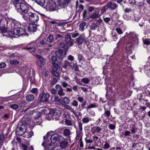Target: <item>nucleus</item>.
Wrapping results in <instances>:
<instances>
[{
  "instance_id": "1",
  "label": "nucleus",
  "mask_w": 150,
  "mask_h": 150,
  "mask_svg": "<svg viewBox=\"0 0 150 150\" xmlns=\"http://www.w3.org/2000/svg\"><path fill=\"white\" fill-rule=\"evenodd\" d=\"M13 3L17 11L20 12L24 19L26 14L28 15L30 12L27 5L21 2L20 0H14Z\"/></svg>"
},
{
  "instance_id": "2",
  "label": "nucleus",
  "mask_w": 150,
  "mask_h": 150,
  "mask_svg": "<svg viewBox=\"0 0 150 150\" xmlns=\"http://www.w3.org/2000/svg\"><path fill=\"white\" fill-rule=\"evenodd\" d=\"M48 133H47L46 136L43 137L44 141L42 143V145L45 148L46 147H47V150H60V149L58 148V146H54V145L51 144V143H48V142H49V140L47 141V139L48 137Z\"/></svg>"
},
{
  "instance_id": "3",
  "label": "nucleus",
  "mask_w": 150,
  "mask_h": 150,
  "mask_svg": "<svg viewBox=\"0 0 150 150\" xmlns=\"http://www.w3.org/2000/svg\"><path fill=\"white\" fill-rule=\"evenodd\" d=\"M28 19L31 22L35 23L38 21L39 18L37 14L30 11L29 13H28V14H26L24 18L25 20Z\"/></svg>"
},
{
  "instance_id": "4",
  "label": "nucleus",
  "mask_w": 150,
  "mask_h": 150,
  "mask_svg": "<svg viewBox=\"0 0 150 150\" xmlns=\"http://www.w3.org/2000/svg\"><path fill=\"white\" fill-rule=\"evenodd\" d=\"M50 114L52 116V120L58 119L59 117L61 115L62 112L61 111L55 108L51 109L50 110Z\"/></svg>"
},
{
  "instance_id": "5",
  "label": "nucleus",
  "mask_w": 150,
  "mask_h": 150,
  "mask_svg": "<svg viewBox=\"0 0 150 150\" xmlns=\"http://www.w3.org/2000/svg\"><path fill=\"white\" fill-rule=\"evenodd\" d=\"M46 9L50 11H53L57 10L56 3L52 0H49L46 5Z\"/></svg>"
},
{
  "instance_id": "6",
  "label": "nucleus",
  "mask_w": 150,
  "mask_h": 150,
  "mask_svg": "<svg viewBox=\"0 0 150 150\" xmlns=\"http://www.w3.org/2000/svg\"><path fill=\"white\" fill-rule=\"evenodd\" d=\"M50 94L48 93L45 94L44 91H43L40 93L39 97L38 99L41 103H45L47 102L49 100Z\"/></svg>"
},
{
  "instance_id": "7",
  "label": "nucleus",
  "mask_w": 150,
  "mask_h": 150,
  "mask_svg": "<svg viewBox=\"0 0 150 150\" xmlns=\"http://www.w3.org/2000/svg\"><path fill=\"white\" fill-rule=\"evenodd\" d=\"M18 23H16L14 24V28L13 32V34H15L18 36L23 35L25 34V31L24 29L21 27H17L16 24Z\"/></svg>"
},
{
  "instance_id": "8",
  "label": "nucleus",
  "mask_w": 150,
  "mask_h": 150,
  "mask_svg": "<svg viewBox=\"0 0 150 150\" xmlns=\"http://www.w3.org/2000/svg\"><path fill=\"white\" fill-rule=\"evenodd\" d=\"M26 129V127L24 125H21L19 124L16 129V133L18 136H22L25 132Z\"/></svg>"
},
{
  "instance_id": "9",
  "label": "nucleus",
  "mask_w": 150,
  "mask_h": 150,
  "mask_svg": "<svg viewBox=\"0 0 150 150\" xmlns=\"http://www.w3.org/2000/svg\"><path fill=\"white\" fill-rule=\"evenodd\" d=\"M137 40V38L136 36H130L128 38V41L127 42V47L128 48H131L134 43V42Z\"/></svg>"
},
{
  "instance_id": "10",
  "label": "nucleus",
  "mask_w": 150,
  "mask_h": 150,
  "mask_svg": "<svg viewBox=\"0 0 150 150\" xmlns=\"http://www.w3.org/2000/svg\"><path fill=\"white\" fill-rule=\"evenodd\" d=\"M65 41L66 45L69 47L72 46L74 44V40L71 38V35L69 34H67L65 36Z\"/></svg>"
},
{
  "instance_id": "11",
  "label": "nucleus",
  "mask_w": 150,
  "mask_h": 150,
  "mask_svg": "<svg viewBox=\"0 0 150 150\" xmlns=\"http://www.w3.org/2000/svg\"><path fill=\"white\" fill-rule=\"evenodd\" d=\"M71 0H57V2L59 6L65 8L68 5Z\"/></svg>"
},
{
  "instance_id": "12",
  "label": "nucleus",
  "mask_w": 150,
  "mask_h": 150,
  "mask_svg": "<svg viewBox=\"0 0 150 150\" xmlns=\"http://www.w3.org/2000/svg\"><path fill=\"white\" fill-rule=\"evenodd\" d=\"M62 137L58 133L54 134L51 136V141L52 143H54L59 139V137Z\"/></svg>"
},
{
  "instance_id": "13",
  "label": "nucleus",
  "mask_w": 150,
  "mask_h": 150,
  "mask_svg": "<svg viewBox=\"0 0 150 150\" xmlns=\"http://www.w3.org/2000/svg\"><path fill=\"white\" fill-rule=\"evenodd\" d=\"M64 51L62 50H59L58 51H57L55 53V55L60 60L63 59L64 58V56L65 55L64 54Z\"/></svg>"
},
{
  "instance_id": "14",
  "label": "nucleus",
  "mask_w": 150,
  "mask_h": 150,
  "mask_svg": "<svg viewBox=\"0 0 150 150\" xmlns=\"http://www.w3.org/2000/svg\"><path fill=\"white\" fill-rule=\"evenodd\" d=\"M76 41L79 45L82 44L83 42L86 43L87 42L86 37L83 34H81L80 36L77 38Z\"/></svg>"
},
{
  "instance_id": "15",
  "label": "nucleus",
  "mask_w": 150,
  "mask_h": 150,
  "mask_svg": "<svg viewBox=\"0 0 150 150\" xmlns=\"http://www.w3.org/2000/svg\"><path fill=\"white\" fill-rule=\"evenodd\" d=\"M59 146L62 149H66L69 145V143L67 139L63 140L59 143Z\"/></svg>"
},
{
  "instance_id": "16",
  "label": "nucleus",
  "mask_w": 150,
  "mask_h": 150,
  "mask_svg": "<svg viewBox=\"0 0 150 150\" xmlns=\"http://www.w3.org/2000/svg\"><path fill=\"white\" fill-rule=\"evenodd\" d=\"M55 88L58 93V94L60 96H63L65 93L63 92V89L61 85L59 84H57L55 86Z\"/></svg>"
},
{
  "instance_id": "17",
  "label": "nucleus",
  "mask_w": 150,
  "mask_h": 150,
  "mask_svg": "<svg viewBox=\"0 0 150 150\" xmlns=\"http://www.w3.org/2000/svg\"><path fill=\"white\" fill-rule=\"evenodd\" d=\"M107 6L111 10H114L118 7L117 5L115 3L110 1L107 4Z\"/></svg>"
},
{
  "instance_id": "18",
  "label": "nucleus",
  "mask_w": 150,
  "mask_h": 150,
  "mask_svg": "<svg viewBox=\"0 0 150 150\" xmlns=\"http://www.w3.org/2000/svg\"><path fill=\"white\" fill-rule=\"evenodd\" d=\"M22 122L19 123H21V125H24L25 126L26 125H28L31 123V120L30 118L24 117L22 119Z\"/></svg>"
},
{
  "instance_id": "19",
  "label": "nucleus",
  "mask_w": 150,
  "mask_h": 150,
  "mask_svg": "<svg viewBox=\"0 0 150 150\" xmlns=\"http://www.w3.org/2000/svg\"><path fill=\"white\" fill-rule=\"evenodd\" d=\"M36 56L38 58L39 62L38 65L41 68H42L43 65L46 62L45 59L39 55H37Z\"/></svg>"
},
{
  "instance_id": "20",
  "label": "nucleus",
  "mask_w": 150,
  "mask_h": 150,
  "mask_svg": "<svg viewBox=\"0 0 150 150\" xmlns=\"http://www.w3.org/2000/svg\"><path fill=\"white\" fill-rule=\"evenodd\" d=\"M36 45L33 42H31L27 45V46L24 48L26 50H29L32 49L35 50Z\"/></svg>"
},
{
  "instance_id": "21",
  "label": "nucleus",
  "mask_w": 150,
  "mask_h": 150,
  "mask_svg": "<svg viewBox=\"0 0 150 150\" xmlns=\"http://www.w3.org/2000/svg\"><path fill=\"white\" fill-rule=\"evenodd\" d=\"M59 47L60 48H64V55H66V54L67 52L69 49V47H68V46L67 45H66L63 42H61L59 43Z\"/></svg>"
},
{
  "instance_id": "22",
  "label": "nucleus",
  "mask_w": 150,
  "mask_h": 150,
  "mask_svg": "<svg viewBox=\"0 0 150 150\" xmlns=\"http://www.w3.org/2000/svg\"><path fill=\"white\" fill-rule=\"evenodd\" d=\"M37 29V26L35 24H30L28 28V30L30 32H34Z\"/></svg>"
},
{
  "instance_id": "23",
  "label": "nucleus",
  "mask_w": 150,
  "mask_h": 150,
  "mask_svg": "<svg viewBox=\"0 0 150 150\" xmlns=\"http://www.w3.org/2000/svg\"><path fill=\"white\" fill-rule=\"evenodd\" d=\"M110 115V111L109 110H105L104 113L102 115V117L109 119L110 118V116H111Z\"/></svg>"
},
{
  "instance_id": "24",
  "label": "nucleus",
  "mask_w": 150,
  "mask_h": 150,
  "mask_svg": "<svg viewBox=\"0 0 150 150\" xmlns=\"http://www.w3.org/2000/svg\"><path fill=\"white\" fill-rule=\"evenodd\" d=\"M63 132L64 136L68 138L70 137L71 132L69 129L67 128L63 130Z\"/></svg>"
},
{
  "instance_id": "25",
  "label": "nucleus",
  "mask_w": 150,
  "mask_h": 150,
  "mask_svg": "<svg viewBox=\"0 0 150 150\" xmlns=\"http://www.w3.org/2000/svg\"><path fill=\"white\" fill-rule=\"evenodd\" d=\"M63 100H61L60 103L63 105L65 104H69L70 103V99L67 97H64L63 99Z\"/></svg>"
},
{
  "instance_id": "26",
  "label": "nucleus",
  "mask_w": 150,
  "mask_h": 150,
  "mask_svg": "<svg viewBox=\"0 0 150 150\" xmlns=\"http://www.w3.org/2000/svg\"><path fill=\"white\" fill-rule=\"evenodd\" d=\"M99 11H100L99 10H98L97 11L90 16V18L94 19L96 18H98L99 17Z\"/></svg>"
},
{
  "instance_id": "27",
  "label": "nucleus",
  "mask_w": 150,
  "mask_h": 150,
  "mask_svg": "<svg viewBox=\"0 0 150 150\" xmlns=\"http://www.w3.org/2000/svg\"><path fill=\"white\" fill-rule=\"evenodd\" d=\"M34 98V95L32 94H30L26 96V100L28 102H30L33 100Z\"/></svg>"
},
{
  "instance_id": "28",
  "label": "nucleus",
  "mask_w": 150,
  "mask_h": 150,
  "mask_svg": "<svg viewBox=\"0 0 150 150\" xmlns=\"http://www.w3.org/2000/svg\"><path fill=\"white\" fill-rule=\"evenodd\" d=\"M91 118L89 117H83L82 120L83 123H87L91 120Z\"/></svg>"
},
{
  "instance_id": "29",
  "label": "nucleus",
  "mask_w": 150,
  "mask_h": 150,
  "mask_svg": "<svg viewBox=\"0 0 150 150\" xmlns=\"http://www.w3.org/2000/svg\"><path fill=\"white\" fill-rule=\"evenodd\" d=\"M86 25V23L85 22L81 23L79 25V30L81 31H83L84 30V27Z\"/></svg>"
},
{
  "instance_id": "30",
  "label": "nucleus",
  "mask_w": 150,
  "mask_h": 150,
  "mask_svg": "<svg viewBox=\"0 0 150 150\" xmlns=\"http://www.w3.org/2000/svg\"><path fill=\"white\" fill-rule=\"evenodd\" d=\"M72 69L75 71H79V65L78 64H77L76 63H73Z\"/></svg>"
},
{
  "instance_id": "31",
  "label": "nucleus",
  "mask_w": 150,
  "mask_h": 150,
  "mask_svg": "<svg viewBox=\"0 0 150 150\" xmlns=\"http://www.w3.org/2000/svg\"><path fill=\"white\" fill-rule=\"evenodd\" d=\"M47 41L50 43H52L54 41L53 35H50L47 38Z\"/></svg>"
},
{
  "instance_id": "32",
  "label": "nucleus",
  "mask_w": 150,
  "mask_h": 150,
  "mask_svg": "<svg viewBox=\"0 0 150 150\" xmlns=\"http://www.w3.org/2000/svg\"><path fill=\"white\" fill-rule=\"evenodd\" d=\"M98 23H93L92 24L90 25V28L91 30H96L98 26Z\"/></svg>"
},
{
  "instance_id": "33",
  "label": "nucleus",
  "mask_w": 150,
  "mask_h": 150,
  "mask_svg": "<svg viewBox=\"0 0 150 150\" xmlns=\"http://www.w3.org/2000/svg\"><path fill=\"white\" fill-rule=\"evenodd\" d=\"M36 2L41 6H43L45 4V0H36Z\"/></svg>"
},
{
  "instance_id": "34",
  "label": "nucleus",
  "mask_w": 150,
  "mask_h": 150,
  "mask_svg": "<svg viewBox=\"0 0 150 150\" xmlns=\"http://www.w3.org/2000/svg\"><path fill=\"white\" fill-rule=\"evenodd\" d=\"M52 74L53 75V77H55L56 78H57L58 79H60V76L59 74L57 72L53 71L52 72Z\"/></svg>"
},
{
  "instance_id": "35",
  "label": "nucleus",
  "mask_w": 150,
  "mask_h": 150,
  "mask_svg": "<svg viewBox=\"0 0 150 150\" xmlns=\"http://www.w3.org/2000/svg\"><path fill=\"white\" fill-rule=\"evenodd\" d=\"M18 104L20 107H23L27 104V103L25 100H21L18 102Z\"/></svg>"
},
{
  "instance_id": "36",
  "label": "nucleus",
  "mask_w": 150,
  "mask_h": 150,
  "mask_svg": "<svg viewBox=\"0 0 150 150\" xmlns=\"http://www.w3.org/2000/svg\"><path fill=\"white\" fill-rule=\"evenodd\" d=\"M97 105L96 103L91 104L87 106L86 109H88L93 108H95L97 107Z\"/></svg>"
},
{
  "instance_id": "37",
  "label": "nucleus",
  "mask_w": 150,
  "mask_h": 150,
  "mask_svg": "<svg viewBox=\"0 0 150 150\" xmlns=\"http://www.w3.org/2000/svg\"><path fill=\"white\" fill-rule=\"evenodd\" d=\"M9 107L11 108H12L14 110H16L18 108V105L17 104H13L9 106Z\"/></svg>"
},
{
  "instance_id": "38",
  "label": "nucleus",
  "mask_w": 150,
  "mask_h": 150,
  "mask_svg": "<svg viewBox=\"0 0 150 150\" xmlns=\"http://www.w3.org/2000/svg\"><path fill=\"white\" fill-rule=\"evenodd\" d=\"M41 115V113L38 112H37L36 114V115L34 117V119L35 120H37L39 118Z\"/></svg>"
},
{
  "instance_id": "39",
  "label": "nucleus",
  "mask_w": 150,
  "mask_h": 150,
  "mask_svg": "<svg viewBox=\"0 0 150 150\" xmlns=\"http://www.w3.org/2000/svg\"><path fill=\"white\" fill-rule=\"evenodd\" d=\"M69 64V61L65 60L63 65V67L65 69L66 68Z\"/></svg>"
},
{
  "instance_id": "40",
  "label": "nucleus",
  "mask_w": 150,
  "mask_h": 150,
  "mask_svg": "<svg viewBox=\"0 0 150 150\" xmlns=\"http://www.w3.org/2000/svg\"><path fill=\"white\" fill-rule=\"evenodd\" d=\"M53 81L51 82V84L53 86L57 82V80L59 79H58L57 78L54 77H53Z\"/></svg>"
},
{
  "instance_id": "41",
  "label": "nucleus",
  "mask_w": 150,
  "mask_h": 150,
  "mask_svg": "<svg viewBox=\"0 0 150 150\" xmlns=\"http://www.w3.org/2000/svg\"><path fill=\"white\" fill-rule=\"evenodd\" d=\"M90 80L88 78H84L82 79L81 81L85 83H88L89 82Z\"/></svg>"
},
{
  "instance_id": "42",
  "label": "nucleus",
  "mask_w": 150,
  "mask_h": 150,
  "mask_svg": "<svg viewBox=\"0 0 150 150\" xmlns=\"http://www.w3.org/2000/svg\"><path fill=\"white\" fill-rule=\"evenodd\" d=\"M77 56L78 59L79 60V62H81V61L83 60L84 58L82 54H79Z\"/></svg>"
},
{
  "instance_id": "43",
  "label": "nucleus",
  "mask_w": 150,
  "mask_h": 150,
  "mask_svg": "<svg viewBox=\"0 0 150 150\" xmlns=\"http://www.w3.org/2000/svg\"><path fill=\"white\" fill-rule=\"evenodd\" d=\"M65 123L66 125L68 126H71L72 125V124L71 122V120L66 119L65 121Z\"/></svg>"
},
{
  "instance_id": "44",
  "label": "nucleus",
  "mask_w": 150,
  "mask_h": 150,
  "mask_svg": "<svg viewBox=\"0 0 150 150\" xmlns=\"http://www.w3.org/2000/svg\"><path fill=\"white\" fill-rule=\"evenodd\" d=\"M131 134V132L128 131L126 130L124 132V133L123 134V135L125 137H127L128 136H131L130 135V134Z\"/></svg>"
},
{
  "instance_id": "45",
  "label": "nucleus",
  "mask_w": 150,
  "mask_h": 150,
  "mask_svg": "<svg viewBox=\"0 0 150 150\" xmlns=\"http://www.w3.org/2000/svg\"><path fill=\"white\" fill-rule=\"evenodd\" d=\"M71 34L72 35V37L73 38H75L78 36L79 35V34L76 31H75L72 33H71Z\"/></svg>"
},
{
  "instance_id": "46",
  "label": "nucleus",
  "mask_w": 150,
  "mask_h": 150,
  "mask_svg": "<svg viewBox=\"0 0 150 150\" xmlns=\"http://www.w3.org/2000/svg\"><path fill=\"white\" fill-rule=\"evenodd\" d=\"M143 94L142 93H140L138 94L137 95V97L140 102H141V101L142 100H144V99L143 98Z\"/></svg>"
},
{
  "instance_id": "47",
  "label": "nucleus",
  "mask_w": 150,
  "mask_h": 150,
  "mask_svg": "<svg viewBox=\"0 0 150 150\" xmlns=\"http://www.w3.org/2000/svg\"><path fill=\"white\" fill-rule=\"evenodd\" d=\"M10 63L12 65L18 64L19 63V62L17 60H11L10 61Z\"/></svg>"
},
{
  "instance_id": "48",
  "label": "nucleus",
  "mask_w": 150,
  "mask_h": 150,
  "mask_svg": "<svg viewBox=\"0 0 150 150\" xmlns=\"http://www.w3.org/2000/svg\"><path fill=\"white\" fill-rule=\"evenodd\" d=\"M71 104L72 106L76 107L78 105V102L76 100H73Z\"/></svg>"
},
{
  "instance_id": "49",
  "label": "nucleus",
  "mask_w": 150,
  "mask_h": 150,
  "mask_svg": "<svg viewBox=\"0 0 150 150\" xmlns=\"http://www.w3.org/2000/svg\"><path fill=\"white\" fill-rule=\"evenodd\" d=\"M4 138V135L3 134H0V142L2 143Z\"/></svg>"
},
{
  "instance_id": "50",
  "label": "nucleus",
  "mask_w": 150,
  "mask_h": 150,
  "mask_svg": "<svg viewBox=\"0 0 150 150\" xmlns=\"http://www.w3.org/2000/svg\"><path fill=\"white\" fill-rule=\"evenodd\" d=\"M87 138V137H86L85 139L86 144H91L93 143V141L92 140L88 139Z\"/></svg>"
},
{
  "instance_id": "51",
  "label": "nucleus",
  "mask_w": 150,
  "mask_h": 150,
  "mask_svg": "<svg viewBox=\"0 0 150 150\" xmlns=\"http://www.w3.org/2000/svg\"><path fill=\"white\" fill-rule=\"evenodd\" d=\"M144 44L146 45L150 44V41L149 39H145L143 40Z\"/></svg>"
},
{
  "instance_id": "52",
  "label": "nucleus",
  "mask_w": 150,
  "mask_h": 150,
  "mask_svg": "<svg viewBox=\"0 0 150 150\" xmlns=\"http://www.w3.org/2000/svg\"><path fill=\"white\" fill-rule=\"evenodd\" d=\"M117 33L119 34H121L122 33V30L120 28H116L115 29Z\"/></svg>"
},
{
  "instance_id": "53",
  "label": "nucleus",
  "mask_w": 150,
  "mask_h": 150,
  "mask_svg": "<svg viewBox=\"0 0 150 150\" xmlns=\"http://www.w3.org/2000/svg\"><path fill=\"white\" fill-rule=\"evenodd\" d=\"M108 127L110 129L114 130L115 128V126L112 124H110L108 126Z\"/></svg>"
},
{
  "instance_id": "54",
  "label": "nucleus",
  "mask_w": 150,
  "mask_h": 150,
  "mask_svg": "<svg viewBox=\"0 0 150 150\" xmlns=\"http://www.w3.org/2000/svg\"><path fill=\"white\" fill-rule=\"evenodd\" d=\"M104 142L105 144L103 146V148L105 149L109 148L110 146V145L106 142Z\"/></svg>"
},
{
  "instance_id": "55",
  "label": "nucleus",
  "mask_w": 150,
  "mask_h": 150,
  "mask_svg": "<svg viewBox=\"0 0 150 150\" xmlns=\"http://www.w3.org/2000/svg\"><path fill=\"white\" fill-rule=\"evenodd\" d=\"M81 132H78L76 133V136L75 138L76 140H78L80 138V137Z\"/></svg>"
},
{
  "instance_id": "56",
  "label": "nucleus",
  "mask_w": 150,
  "mask_h": 150,
  "mask_svg": "<svg viewBox=\"0 0 150 150\" xmlns=\"http://www.w3.org/2000/svg\"><path fill=\"white\" fill-rule=\"evenodd\" d=\"M111 20L110 17H106L103 18V20L106 23H108Z\"/></svg>"
},
{
  "instance_id": "57",
  "label": "nucleus",
  "mask_w": 150,
  "mask_h": 150,
  "mask_svg": "<svg viewBox=\"0 0 150 150\" xmlns=\"http://www.w3.org/2000/svg\"><path fill=\"white\" fill-rule=\"evenodd\" d=\"M80 146L81 147H83V142L82 141V137L81 136L79 140Z\"/></svg>"
},
{
  "instance_id": "58",
  "label": "nucleus",
  "mask_w": 150,
  "mask_h": 150,
  "mask_svg": "<svg viewBox=\"0 0 150 150\" xmlns=\"http://www.w3.org/2000/svg\"><path fill=\"white\" fill-rule=\"evenodd\" d=\"M54 39L55 40H57L58 38H62L63 37L59 34H57L56 35L54 36Z\"/></svg>"
},
{
  "instance_id": "59",
  "label": "nucleus",
  "mask_w": 150,
  "mask_h": 150,
  "mask_svg": "<svg viewBox=\"0 0 150 150\" xmlns=\"http://www.w3.org/2000/svg\"><path fill=\"white\" fill-rule=\"evenodd\" d=\"M78 126L79 130L81 131L82 130V124L81 122H79Z\"/></svg>"
},
{
  "instance_id": "60",
  "label": "nucleus",
  "mask_w": 150,
  "mask_h": 150,
  "mask_svg": "<svg viewBox=\"0 0 150 150\" xmlns=\"http://www.w3.org/2000/svg\"><path fill=\"white\" fill-rule=\"evenodd\" d=\"M95 129L94 131L96 132L97 133L99 132L102 130V129L99 127H95Z\"/></svg>"
},
{
  "instance_id": "61",
  "label": "nucleus",
  "mask_w": 150,
  "mask_h": 150,
  "mask_svg": "<svg viewBox=\"0 0 150 150\" xmlns=\"http://www.w3.org/2000/svg\"><path fill=\"white\" fill-rule=\"evenodd\" d=\"M137 128L135 126L132 128L131 131L132 133L134 134L137 132Z\"/></svg>"
},
{
  "instance_id": "62",
  "label": "nucleus",
  "mask_w": 150,
  "mask_h": 150,
  "mask_svg": "<svg viewBox=\"0 0 150 150\" xmlns=\"http://www.w3.org/2000/svg\"><path fill=\"white\" fill-rule=\"evenodd\" d=\"M21 145L22 150H28L27 149V146L26 145L23 144H21Z\"/></svg>"
},
{
  "instance_id": "63",
  "label": "nucleus",
  "mask_w": 150,
  "mask_h": 150,
  "mask_svg": "<svg viewBox=\"0 0 150 150\" xmlns=\"http://www.w3.org/2000/svg\"><path fill=\"white\" fill-rule=\"evenodd\" d=\"M108 8V6H104L102 8L101 10L102 13H104Z\"/></svg>"
},
{
  "instance_id": "64",
  "label": "nucleus",
  "mask_w": 150,
  "mask_h": 150,
  "mask_svg": "<svg viewBox=\"0 0 150 150\" xmlns=\"http://www.w3.org/2000/svg\"><path fill=\"white\" fill-rule=\"evenodd\" d=\"M6 64L4 62H2L0 64V69L5 67Z\"/></svg>"
}]
</instances>
